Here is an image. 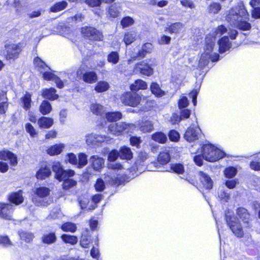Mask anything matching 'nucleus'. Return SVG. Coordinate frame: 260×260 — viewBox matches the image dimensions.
<instances>
[{
    "label": "nucleus",
    "instance_id": "40",
    "mask_svg": "<svg viewBox=\"0 0 260 260\" xmlns=\"http://www.w3.org/2000/svg\"><path fill=\"white\" fill-rule=\"evenodd\" d=\"M119 60V55L117 51H112L107 55V61L112 64H117Z\"/></svg>",
    "mask_w": 260,
    "mask_h": 260
},
{
    "label": "nucleus",
    "instance_id": "29",
    "mask_svg": "<svg viewBox=\"0 0 260 260\" xmlns=\"http://www.w3.org/2000/svg\"><path fill=\"white\" fill-rule=\"evenodd\" d=\"M150 90L153 94L157 97H161L166 94L165 92L160 89L159 84L156 82L151 83Z\"/></svg>",
    "mask_w": 260,
    "mask_h": 260
},
{
    "label": "nucleus",
    "instance_id": "61",
    "mask_svg": "<svg viewBox=\"0 0 260 260\" xmlns=\"http://www.w3.org/2000/svg\"><path fill=\"white\" fill-rule=\"evenodd\" d=\"M169 137L171 141H177L180 138L179 134L175 130H171L169 133Z\"/></svg>",
    "mask_w": 260,
    "mask_h": 260
},
{
    "label": "nucleus",
    "instance_id": "23",
    "mask_svg": "<svg viewBox=\"0 0 260 260\" xmlns=\"http://www.w3.org/2000/svg\"><path fill=\"white\" fill-rule=\"evenodd\" d=\"M147 88V84L146 82L141 79L136 80L134 83L132 84L130 86L131 90L134 92H136V91L140 89H145Z\"/></svg>",
    "mask_w": 260,
    "mask_h": 260
},
{
    "label": "nucleus",
    "instance_id": "62",
    "mask_svg": "<svg viewBox=\"0 0 260 260\" xmlns=\"http://www.w3.org/2000/svg\"><path fill=\"white\" fill-rule=\"evenodd\" d=\"M25 129L27 133H28L32 137H35L37 135V133L33 127V126L29 123H27L25 124Z\"/></svg>",
    "mask_w": 260,
    "mask_h": 260
},
{
    "label": "nucleus",
    "instance_id": "56",
    "mask_svg": "<svg viewBox=\"0 0 260 260\" xmlns=\"http://www.w3.org/2000/svg\"><path fill=\"white\" fill-rule=\"evenodd\" d=\"M105 181L108 182L112 185H118L120 184V181L115 176H110L107 175L105 177Z\"/></svg>",
    "mask_w": 260,
    "mask_h": 260
},
{
    "label": "nucleus",
    "instance_id": "15",
    "mask_svg": "<svg viewBox=\"0 0 260 260\" xmlns=\"http://www.w3.org/2000/svg\"><path fill=\"white\" fill-rule=\"evenodd\" d=\"M219 45V51L220 53H224L230 50L232 44L229 41L228 36H224L221 38L218 42Z\"/></svg>",
    "mask_w": 260,
    "mask_h": 260
},
{
    "label": "nucleus",
    "instance_id": "59",
    "mask_svg": "<svg viewBox=\"0 0 260 260\" xmlns=\"http://www.w3.org/2000/svg\"><path fill=\"white\" fill-rule=\"evenodd\" d=\"M189 102L186 96H182L178 101V107L180 109L186 108Z\"/></svg>",
    "mask_w": 260,
    "mask_h": 260
},
{
    "label": "nucleus",
    "instance_id": "33",
    "mask_svg": "<svg viewBox=\"0 0 260 260\" xmlns=\"http://www.w3.org/2000/svg\"><path fill=\"white\" fill-rule=\"evenodd\" d=\"M64 145L62 144H55L47 149V153L50 155H57L62 151Z\"/></svg>",
    "mask_w": 260,
    "mask_h": 260
},
{
    "label": "nucleus",
    "instance_id": "53",
    "mask_svg": "<svg viewBox=\"0 0 260 260\" xmlns=\"http://www.w3.org/2000/svg\"><path fill=\"white\" fill-rule=\"evenodd\" d=\"M19 236L22 240L26 242H30L34 238V235L31 233L21 232L19 233Z\"/></svg>",
    "mask_w": 260,
    "mask_h": 260
},
{
    "label": "nucleus",
    "instance_id": "39",
    "mask_svg": "<svg viewBox=\"0 0 260 260\" xmlns=\"http://www.w3.org/2000/svg\"><path fill=\"white\" fill-rule=\"evenodd\" d=\"M152 139L159 143H164L167 140V137L162 132H156L152 135Z\"/></svg>",
    "mask_w": 260,
    "mask_h": 260
},
{
    "label": "nucleus",
    "instance_id": "18",
    "mask_svg": "<svg viewBox=\"0 0 260 260\" xmlns=\"http://www.w3.org/2000/svg\"><path fill=\"white\" fill-rule=\"evenodd\" d=\"M6 48L7 50L6 59L11 62V61H14L16 56V45L14 44H6Z\"/></svg>",
    "mask_w": 260,
    "mask_h": 260
},
{
    "label": "nucleus",
    "instance_id": "4",
    "mask_svg": "<svg viewBox=\"0 0 260 260\" xmlns=\"http://www.w3.org/2000/svg\"><path fill=\"white\" fill-rule=\"evenodd\" d=\"M202 154L206 160L214 162L225 156V153L211 144H205L202 148Z\"/></svg>",
    "mask_w": 260,
    "mask_h": 260
},
{
    "label": "nucleus",
    "instance_id": "37",
    "mask_svg": "<svg viewBox=\"0 0 260 260\" xmlns=\"http://www.w3.org/2000/svg\"><path fill=\"white\" fill-rule=\"evenodd\" d=\"M91 242V236L88 234V232L86 231L85 234L82 235L80 240V245L82 247L88 248Z\"/></svg>",
    "mask_w": 260,
    "mask_h": 260
},
{
    "label": "nucleus",
    "instance_id": "44",
    "mask_svg": "<svg viewBox=\"0 0 260 260\" xmlns=\"http://www.w3.org/2000/svg\"><path fill=\"white\" fill-rule=\"evenodd\" d=\"M170 160V156L168 152H160L158 157V161L162 165L167 164Z\"/></svg>",
    "mask_w": 260,
    "mask_h": 260
},
{
    "label": "nucleus",
    "instance_id": "43",
    "mask_svg": "<svg viewBox=\"0 0 260 260\" xmlns=\"http://www.w3.org/2000/svg\"><path fill=\"white\" fill-rule=\"evenodd\" d=\"M109 87V84L107 82L103 81L98 82L94 89L98 92H102L108 90Z\"/></svg>",
    "mask_w": 260,
    "mask_h": 260
},
{
    "label": "nucleus",
    "instance_id": "48",
    "mask_svg": "<svg viewBox=\"0 0 260 260\" xmlns=\"http://www.w3.org/2000/svg\"><path fill=\"white\" fill-rule=\"evenodd\" d=\"M221 9L220 4L218 3H212L208 7V12L211 14H217Z\"/></svg>",
    "mask_w": 260,
    "mask_h": 260
},
{
    "label": "nucleus",
    "instance_id": "63",
    "mask_svg": "<svg viewBox=\"0 0 260 260\" xmlns=\"http://www.w3.org/2000/svg\"><path fill=\"white\" fill-rule=\"evenodd\" d=\"M119 156V152L116 150L111 151L109 155L108 159L110 161H114Z\"/></svg>",
    "mask_w": 260,
    "mask_h": 260
},
{
    "label": "nucleus",
    "instance_id": "31",
    "mask_svg": "<svg viewBox=\"0 0 260 260\" xmlns=\"http://www.w3.org/2000/svg\"><path fill=\"white\" fill-rule=\"evenodd\" d=\"M7 98L3 91L0 92V114H4L7 109Z\"/></svg>",
    "mask_w": 260,
    "mask_h": 260
},
{
    "label": "nucleus",
    "instance_id": "36",
    "mask_svg": "<svg viewBox=\"0 0 260 260\" xmlns=\"http://www.w3.org/2000/svg\"><path fill=\"white\" fill-rule=\"evenodd\" d=\"M42 239L43 243L47 244H51L56 241V237L54 233H50L44 234Z\"/></svg>",
    "mask_w": 260,
    "mask_h": 260
},
{
    "label": "nucleus",
    "instance_id": "51",
    "mask_svg": "<svg viewBox=\"0 0 260 260\" xmlns=\"http://www.w3.org/2000/svg\"><path fill=\"white\" fill-rule=\"evenodd\" d=\"M67 6V3L66 1L58 2L51 8V11L53 12H58L66 8Z\"/></svg>",
    "mask_w": 260,
    "mask_h": 260
},
{
    "label": "nucleus",
    "instance_id": "21",
    "mask_svg": "<svg viewBox=\"0 0 260 260\" xmlns=\"http://www.w3.org/2000/svg\"><path fill=\"white\" fill-rule=\"evenodd\" d=\"M200 180L203 186L207 189H210L212 188L213 181L211 178L206 173L200 172Z\"/></svg>",
    "mask_w": 260,
    "mask_h": 260
},
{
    "label": "nucleus",
    "instance_id": "34",
    "mask_svg": "<svg viewBox=\"0 0 260 260\" xmlns=\"http://www.w3.org/2000/svg\"><path fill=\"white\" fill-rule=\"evenodd\" d=\"M120 12V8L117 4H114L109 7L108 14L112 18L118 17Z\"/></svg>",
    "mask_w": 260,
    "mask_h": 260
},
{
    "label": "nucleus",
    "instance_id": "26",
    "mask_svg": "<svg viewBox=\"0 0 260 260\" xmlns=\"http://www.w3.org/2000/svg\"><path fill=\"white\" fill-rule=\"evenodd\" d=\"M38 123L40 127L49 128L53 125V119L52 118L43 116L39 119Z\"/></svg>",
    "mask_w": 260,
    "mask_h": 260
},
{
    "label": "nucleus",
    "instance_id": "19",
    "mask_svg": "<svg viewBox=\"0 0 260 260\" xmlns=\"http://www.w3.org/2000/svg\"><path fill=\"white\" fill-rule=\"evenodd\" d=\"M51 171L50 167L47 165L41 166L36 173V177L38 179L43 180L50 176Z\"/></svg>",
    "mask_w": 260,
    "mask_h": 260
},
{
    "label": "nucleus",
    "instance_id": "10",
    "mask_svg": "<svg viewBox=\"0 0 260 260\" xmlns=\"http://www.w3.org/2000/svg\"><path fill=\"white\" fill-rule=\"evenodd\" d=\"M135 70L141 74L147 76H150L153 73V69L147 61H142L136 64Z\"/></svg>",
    "mask_w": 260,
    "mask_h": 260
},
{
    "label": "nucleus",
    "instance_id": "49",
    "mask_svg": "<svg viewBox=\"0 0 260 260\" xmlns=\"http://www.w3.org/2000/svg\"><path fill=\"white\" fill-rule=\"evenodd\" d=\"M91 110L95 114L102 115L105 112L104 107L100 104H93L91 106Z\"/></svg>",
    "mask_w": 260,
    "mask_h": 260
},
{
    "label": "nucleus",
    "instance_id": "3",
    "mask_svg": "<svg viewBox=\"0 0 260 260\" xmlns=\"http://www.w3.org/2000/svg\"><path fill=\"white\" fill-rule=\"evenodd\" d=\"M249 14L243 4L230 9L226 16V21L235 26L240 20L248 18Z\"/></svg>",
    "mask_w": 260,
    "mask_h": 260
},
{
    "label": "nucleus",
    "instance_id": "11",
    "mask_svg": "<svg viewBox=\"0 0 260 260\" xmlns=\"http://www.w3.org/2000/svg\"><path fill=\"white\" fill-rule=\"evenodd\" d=\"M14 208L10 204L0 203V217L7 219H12Z\"/></svg>",
    "mask_w": 260,
    "mask_h": 260
},
{
    "label": "nucleus",
    "instance_id": "57",
    "mask_svg": "<svg viewBox=\"0 0 260 260\" xmlns=\"http://www.w3.org/2000/svg\"><path fill=\"white\" fill-rule=\"evenodd\" d=\"M95 189L97 191H102L105 188V181L102 179H98L94 185Z\"/></svg>",
    "mask_w": 260,
    "mask_h": 260
},
{
    "label": "nucleus",
    "instance_id": "22",
    "mask_svg": "<svg viewBox=\"0 0 260 260\" xmlns=\"http://www.w3.org/2000/svg\"><path fill=\"white\" fill-rule=\"evenodd\" d=\"M184 28V25L181 22H175L168 25L166 27V30H168L170 34H177L181 32Z\"/></svg>",
    "mask_w": 260,
    "mask_h": 260
},
{
    "label": "nucleus",
    "instance_id": "55",
    "mask_svg": "<svg viewBox=\"0 0 260 260\" xmlns=\"http://www.w3.org/2000/svg\"><path fill=\"white\" fill-rule=\"evenodd\" d=\"M134 23V19L129 16H126V17L123 18L120 22V23L122 26V28H125V27H128V26L133 24Z\"/></svg>",
    "mask_w": 260,
    "mask_h": 260
},
{
    "label": "nucleus",
    "instance_id": "60",
    "mask_svg": "<svg viewBox=\"0 0 260 260\" xmlns=\"http://www.w3.org/2000/svg\"><path fill=\"white\" fill-rule=\"evenodd\" d=\"M96 134H91L86 136V142L88 145H96Z\"/></svg>",
    "mask_w": 260,
    "mask_h": 260
},
{
    "label": "nucleus",
    "instance_id": "52",
    "mask_svg": "<svg viewBox=\"0 0 260 260\" xmlns=\"http://www.w3.org/2000/svg\"><path fill=\"white\" fill-rule=\"evenodd\" d=\"M237 173V169L234 167H230L224 171V174L226 178H232L236 176Z\"/></svg>",
    "mask_w": 260,
    "mask_h": 260
},
{
    "label": "nucleus",
    "instance_id": "25",
    "mask_svg": "<svg viewBox=\"0 0 260 260\" xmlns=\"http://www.w3.org/2000/svg\"><path fill=\"white\" fill-rule=\"evenodd\" d=\"M0 159H9L13 166L16 164V157L13 153L8 150H4L0 152Z\"/></svg>",
    "mask_w": 260,
    "mask_h": 260
},
{
    "label": "nucleus",
    "instance_id": "14",
    "mask_svg": "<svg viewBox=\"0 0 260 260\" xmlns=\"http://www.w3.org/2000/svg\"><path fill=\"white\" fill-rule=\"evenodd\" d=\"M43 77L45 80H52L54 81L56 84V86L59 88H62L64 86V84L60 80V79L55 75L54 74L48 72L45 70L43 72Z\"/></svg>",
    "mask_w": 260,
    "mask_h": 260
},
{
    "label": "nucleus",
    "instance_id": "17",
    "mask_svg": "<svg viewBox=\"0 0 260 260\" xmlns=\"http://www.w3.org/2000/svg\"><path fill=\"white\" fill-rule=\"evenodd\" d=\"M56 92V90L54 88H45L42 90V95L45 99L54 101L58 98Z\"/></svg>",
    "mask_w": 260,
    "mask_h": 260
},
{
    "label": "nucleus",
    "instance_id": "41",
    "mask_svg": "<svg viewBox=\"0 0 260 260\" xmlns=\"http://www.w3.org/2000/svg\"><path fill=\"white\" fill-rule=\"evenodd\" d=\"M136 37V34L134 31H129L125 34L123 41L127 46L132 44L135 40Z\"/></svg>",
    "mask_w": 260,
    "mask_h": 260
},
{
    "label": "nucleus",
    "instance_id": "38",
    "mask_svg": "<svg viewBox=\"0 0 260 260\" xmlns=\"http://www.w3.org/2000/svg\"><path fill=\"white\" fill-rule=\"evenodd\" d=\"M106 117L109 121H115L122 117V114L119 112H111L106 113Z\"/></svg>",
    "mask_w": 260,
    "mask_h": 260
},
{
    "label": "nucleus",
    "instance_id": "30",
    "mask_svg": "<svg viewBox=\"0 0 260 260\" xmlns=\"http://www.w3.org/2000/svg\"><path fill=\"white\" fill-rule=\"evenodd\" d=\"M119 152V157L121 159H130L133 157V153L131 149L127 147H121Z\"/></svg>",
    "mask_w": 260,
    "mask_h": 260
},
{
    "label": "nucleus",
    "instance_id": "6",
    "mask_svg": "<svg viewBox=\"0 0 260 260\" xmlns=\"http://www.w3.org/2000/svg\"><path fill=\"white\" fill-rule=\"evenodd\" d=\"M225 220L227 224L230 227L233 233L238 238H242L244 235L243 231L238 219L231 214H225Z\"/></svg>",
    "mask_w": 260,
    "mask_h": 260
},
{
    "label": "nucleus",
    "instance_id": "13",
    "mask_svg": "<svg viewBox=\"0 0 260 260\" xmlns=\"http://www.w3.org/2000/svg\"><path fill=\"white\" fill-rule=\"evenodd\" d=\"M148 158V154L145 152H140L139 153L137 159L136 161V165L137 170L139 171H144L146 169H148L146 160Z\"/></svg>",
    "mask_w": 260,
    "mask_h": 260
},
{
    "label": "nucleus",
    "instance_id": "64",
    "mask_svg": "<svg viewBox=\"0 0 260 260\" xmlns=\"http://www.w3.org/2000/svg\"><path fill=\"white\" fill-rule=\"evenodd\" d=\"M142 141L140 137L132 136L130 138L131 144L133 146L138 147Z\"/></svg>",
    "mask_w": 260,
    "mask_h": 260
},
{
    "label": "nucleus",
    "instance_id": "5",
    "mask_svg": "<svg viewBox=\"0 0 260 260\" xmlns=\"http://www.w3.org/2000/svg\"><path fill=\"white\" fill-rule=\"evenodd\" d=\"M50 189L46 187H40L35 189L36 196L32 198V202L38 206H46L48 205L47 197L50 193Z\"/></svg>",
    "mask_w": 260,
    "mask_h": 260
},
{
    "label": "nucleus",
    "instance_id": "46",
    "mask_svg": "<svg viewBox=\"0 0 260 260\" xmlns=\"http://www.w3.org/2000/svg\"><path fill=\"white\" fill-rule=\"evenodd\" d=\"M170 168L173 172L177 174H182L184 172V167L182 164H171Z\"/></svg>",
    "mask_w": 260,
    "mask_h": 260
},
{
    "label": "nucleus",
    "instance_id": "42",
    "mask_svg": "<svg viewBox=\"0 0 260 260\" xmlns=\"http://www.w3.org/2000/svg\"><path fill=\"white\" fill-rule=\"evenodd\" d=\"M153 129V125L151 121H146L143 122L140 126V129L144 133L150 132Z\"/></svg>",
    "mask_w": 260,
    "mask_h": 260
},
{
    "label": "nucleus",
    "instance_id": "54",
    "mask_svg": "<svg viewBox=\"0 0 260 260\" xmlns=\"http://www.w3.org/2000/svg\"><path fill=\"white\" fill-rule=\"evenodd\" d=\"M218 194V197L224 202H227L230 199L229 193L227 192L224 189H220Z\"/></svg>",
    "mask_w": 260,
    "mask_h": 260
},
{
    "label": "nucleus",
    "instance_id": "8",
    "mask_svg": "<svg viewBox=\"0 0 260 260\" xmlns=\"http://www.w3.org/2000/svg\"><path fill=\"white\" fill-rule=\"evenodd\" d=\"M133 127V124L122 122L113 123L109 125L108 131L113 135H119L122 132L128 133Z\"/></svg>",
    "mask_w": 260,
    "mask_h": 260
},
{
    "label": "nucleus",
    "instance_id": "35",
    "mask_svg": "<svg viewBox=\"0 0 260 260\" xmlns=\"http://www.w3.org/2000/svg\"><path fill=\"white\" fill-rule=\"evenodd\" d=\"M34 62L35 66L41 73H42L44 71L46 70L47 68L50 70V68H48L46 64L39 57L35 58Z\"/></svg>",
    "mask_w": 260,
    "mask_h": 260
},
{
    "label": "nucleus",
    "instance_id": "24",
    "mask_svg": "<svg viewBox=\"0 0 260 260\" xmlns=\"http://www.w3.org/2000/svg\"><path fill=\"white\" fill-rule=\"evenodd\" d=\"M237 214L244 223L248 225L250 220V214L246 209L242 207L238 208L237 209Z\"/></svg>",
    "mask_w": 260,
    "mask_h": 260
},
{
    "label": "nucleus",
    "instance_id": "27",
    "mask_svg": "<svg viewBox=\"0 0 260 260\" xmlns=\"http://www.w3.org/2000/svg\"><path fill=\"white\" fill-rule=\"evenodd\" d=\"M31 94L26 92L25 95L20 99V104L25 111H28L31 107Z\"/></svg>",
    "mask_w": 260,
    "mask_h": 260
},
{
    "label": "nucleus",
    "instance_id": "7",
    "mask_svg": "<svg viewBox=\"0 0 260 260\" xmlns=\"http://www.w3.org/2000/svg\"><path fill=\"white\" fill-rule=\"evenodd\" d=\"M81 32L84 37L90 40L100 41L103 38L102 33L91 26L83 27L81 29Z\"/></svg>",
    "mask_w": 260,
    "mask_h": 260
},
{
    "label": "nucleus",
    "instance_id": "45",
    "mask_svg": "<svg viewBox=\"0 0 260 260\" xmlns=\"http://www.w3.org/2000/svg\"><path fill=\"white\" fill-rule=\"evenodd\" d=\"M61 238L65 243L72 245L76 244L78 242V239L75 236L63 234L61 236Z\"/></svg>",
    "mask_w": 260,
    "mask_h": 260
},
{
    "label": "nucleus",
    "instance_id": "32",
    "mask_svg": "<svg viewBox=\"0 0 260 260\" xmlns=\"http://www.w3.org/2000/svg\"><path fill=\"white\" fill-rule=\"evenodd\" d=\"M39 111L43 115H47L52 111L51 104L47 101L44 100L39 107Z\"/></svg>",
    "mask_w": 260,
    "mask_h": 260
},
{
    "label": "nucleus",
    "instance_id": "58",
    "mask_svg": "<svg viewBox=\"0 0 260 260\" xmlns=\"http://www.w3.org/2000/svg\"><path fill=\"white\" fill-rule=\"evenodd\" d=\"M0 245L5 247H9L12 245V242L10 241L8 236H0Z\"/></svg>",
    "mask_w": 260,
    "mask_h": 260
},
{
    "label": "nucleus",
    "instance_id": "47",
    "mask_svg": "<svg viewBox=\"0 0 260 260\" xmlns=\"http://www.w3.org/2000/svg\"><path fill=\"white\" fill-rule=\"evenodd\" d=\"M87 163V155L85 153H80L78 155V164L77 165L78 168H82Z\"/></svg>",
    "mask_w": 260,
    "mask_h": 260
},
{
    "label": "nucleus",
    "instance_id": "1",
    "mask_svg": "<svg viewBox=\"0 0 260 260\" xmlns=\"http://www.w3.org/2000/svg\"><path fill=\"white\" fill-rule=\"evenodd\" d=\"M227 32V28L223 25L218 26L214 31V37L207 36L205 39L206 47L205 52L202 54L199 60V66L202 69L206 66L209 60L213 62L217 61L219 59V55L216 53H213L212 50L214 46L216 37H220Z\"/></svg>",
    "mask_w": 260,
    "mask_h": 260
},
{
    "label": "nucleus",
    "instance_id": "20",
    "mask_svg": "<svg viewBox=\"0 0 260 260\" xmlns=\"http://www.w3.org/2000/svg\"><path fill=\"white\" fill-rule=\"evenodd\" d=\"M82 79L85 82L91 84L97 81L98 75L94 71H87L83 74Z\"/></svg>",
    "mask_w": 260,
    "mask_h": 260
},
{
    "label": "nucleus",
    "instance_id": "28",
    "mask_svg": "<svg viewBox=\"0 0 260 260\" xmlns=\"http://www.w3.org/2000/svg\"><path fill=\"white\" fill-rule=\"evenodd\" d=\"M248 20L249 16L248 18H243L242 20H240L234 27H236L237 28L244 31L249 30L251 29V25L248 22Z\"/></svg>",
    "mask_w": 260,
    "mask_h": 260
},
{
    "label": "nucleus",
    "instance_id": "50",
    "mask_svg": "<svg viewBox=\"0 0 260 260\" xmlns=\"http://www.w3.org/2000/svg\"><path fill=\"white\" fill-rule=\"evenodd\" d=\"M61 229L64 232H75L77 230L76 224L72 222H68L61 226Z\"/></svg>",
    "mask_w": 260,
    "mask_h": 260
},
{
    "label": "nucleus",
    "instance_id": "16",
    "mask_svg": "<svg viewBox=\"0 0 260 260\" xmlns=\"http://www.w3.org/2000/svg\"><path fill=\"white\" fill-rule=\"evenodd\" d=\"M89 162L93 169L95 171L100 170L104 165V159L98 155H92L89 159Z\"/></svg>",
    "mask_w": 260,
    "mask_h": 260
},
{
    "label": "nucleus",
    "instance_id": "9",
    "mask_svg": "<svg viewBox=\"0 0 260 260\" xmlns=\"http://www.w3.org/2000/svg\"><path fill=\"white\" fill-rule=\"evenodd\" d=\"M141 100V96L136 92H126L121 96V101L125 105L135 107L137 106Z\"/></svg>",
    "mask_w": 260,
    "mask_h": 260
},
{
    "label": "nucleus",
    "instance_id": "2",
    "mask_svg": "<svg viewBox=\"0 0 260 260\" xmlns=\"http://www.w3.org/2000/svg\"><path fill=\"white\" fill-rule=\"evenodd\" d=\"M52 170L55 173V178L59 181H63L62 187L64 189H69L76 185V181L69 178L75 175L74 171L64 170L59 162L53 163Z\"/></svg>",
    "mask_w": 260,
    "mask_h": 260
},
{
    "label": "nucleus",
    "instance_id": "12",
    "mask_svg": "<svg viewBox=\"0 0 260 260\" xmlns=\"http://www.w3.org/2000/svg\"><path fill=\"white\" fill-rule=\"evenodd\" d=\"M201 131L199 126H190L185 132L184 138L188 142H193L198 139V135Z\"/></svg>",
    "mask_w": 260,
    "mask_h": 260
}]
</instances>
